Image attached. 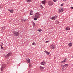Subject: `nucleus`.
Returning a JSON list of instances; mask_svg holds the SVG:
<instances>
[{
  "label": "nucleus",
  "instance_id": "8",
  "mask_svg": "<svg viewBox=\"0 0 73 73\" xmlns=\"http://www.w3.org/2000/svg\"><path fill=\"white\" fill-rule=\"evenodd\" d=\"M68 66V64H65L64 65H63V66L62 67V68H63L64 69H65V68H66ZM66 68H65V69H66Z\"/></svg>",
  "mask_w": 73,
  "mask_h": 73
},
{
  "label": "nucleus",
  "instance_id": "2",
  "mask_svg": "<svg viewBox=\"0 0 73 73\" xmlns=\"http://www.w3.org/2000/svg\"><path fill=\"white\" fill-rule=\"evenodd\" d=\"M13 35L15 36H19V35H20V34L19 33L16 31H14L13 33Z\"/></svg>",
  "mask_w": 73,
  "mask_h": 73
},
{
  "label": "nucleus",
  "instance_id": "1",
  "mask_svg": "<svg viewBox=\"0 0 73 73\" xmlns=\"http://www.w3.org/2000/svg\"><path fill=\"white\" fill-rule=\"evenodd\" d=\"M34 17H36V18H39L40 17V14L38 13H37L35 14L34 15Z\"/></svg>",
  "mask_w": 73,
  "mask_h": 73
},
{
  "label": "nucleus",
  "instance_id": "29",
  "mask_svg": "<svg viewBox=\"0 0 73 73\" xmlns=\"http://www.w3.org/2000/svg\"><path fill=\"white\" fill-rule=\"evenodd\" d=\"M37 19L36 18H35L34 19V20H37Z\"/></svg>",
  "mask_w": 73,
  "mask_h": 73
},
{
  "label": "nucleus",
  "instance_id": "15",
  "mask_svg": "<svg viewBox=\"0 0 73 73\" xmlns=\"http://www.w3.org/2000/svg\"><path fill=\"white\" fill-rule=\"evenodd\" d=\"M45 3H46V1L44 0L42 1V3L43 4H45Z\"/></svg>",
  "mask_w": 73,
  "mask_h": 73
},
{
  "label": "nucleus",
  "instance_id": "35",
  "mask_svg": "<svg viewBox=\"0 0 73 73\" xmlns=\"http://www.w3.org/2000/svg\"><path fill=\"white\" fill-rule=\"evenodd\" d=\"M49 42V41H46V43L47 42Z\"/></svg>",
  "mask_w": 73,
  "mask_h": 73
},
{
  "label": "nucleus",
  "instance_id": "20",
  "mask_svg": "<svg viewBox=\"0 0 73 73\" xmlns=\"http://www.w3.org/2000/svg\"><path fill=\"white\" fill-rule=\"evenodd\" d=\"M13 11H14V10L13 9H11L10 10V12L11 13H13Z\"/></svg>",
  "mask_w": 73,
  "mask_h": 73
},
{
  "label": "nucleus",
  "instance_id": "3",
  "mask_svg": "<svg viewBox=\"0 0 73 73\" xmlns=\"http://www.w3.org/2000/svg\"><path fill=\"white\" fill-rule=\"evenodd\" d=\"M48 5L50 6H52L53 5V2L50 1H49L48 2Z\"/></svg>",
  "mask_w": 73,
  "mask_h": 73
},
{
  "label": "nucleus",
  "instance_id": "31",
  "mask_svg": "<svg viewBox=\"0 0 73 73\" xmlns=\"http://www.w3.org/2000/svg\"><path fill=\"white\" fill-rule=\"evenodd\" d=\"M65 62V61H64V60H63V61H62L61 62L63 63V62Z\"/></svg>",
  "mask_w": 73,
  "mask_h": 73
},
{
  "label": "nucleus",
  "instance_id": "30",
  "mask_svg": "<svg viewBox=\"0 0 73 73\" xmlns=\"http://www.w3.org/2000/svg\"><path fill=\"white\" fill-rule=\"evenodd\" d=\"M40 8H41V9H42L43 8V7H42V5H41L40 6Z\"/></svg>",
  "mask_w": 73,
  "mask_h": 73
},
{
  "label": "nucleus",
  "instance_id": "19",
  "mask_svg": "<svg viewBox=\"0 0 73 73\" xmlns=\"http://www.w3.org/2000/svg\"><path fill=\"white\" fill-rule=\"evenodd\" d=\"M45 62H41V65H45Z\"/></svg>",
  "mask_w": 73,
  "mask_h": 73
},
{
  "label": "nucleus",
  "instance_id": "39",
  "mask_svg": "<svg viewBox=\"0 0 73 73\" xmlns=\"http://www.w3.org/2000/svg\"><path fill=\"white\" fill-rule=\"evenodd\" d=\"M31 73V71H30L29 72H28V73Z\"/></svg>",
  "mask_w": 73,
  "mask_h": 73
},
{
  "label": "nucleus",
  "instance_id": "9",
  "mask_svg": "<svg viewBox=\"0 0 73 73\" xmlns=\"http://www.w3.org/2000/svg\"><path fill=\"white\" fill-rule=\"evenodd\" d=\"M50 48L51 49L54 50L55 49V48H54V46L53 45H52L50 46Z\"/></svg>",
  "mask_w": 73,
  "mask_h": 73
},
{
  "label": "nucleus",
  "instance_id": "14",
  "mask_svg": "<svg viewBox=\"0 0 73 73\" xmlns=\"http://www.w3.org/2000/svg\"><path fill=\"white\" fill-rule=\"evenodd\" d=\"M26 1L27 3H31L32 2V0H27Z\"/></svg>",
  "mask_w": 73,
  "mask_h": 73
},
{
  "label": "nucleus",
  "instance_id": "37",
  "mask_svg": "<svg viewBox=\"0 0 73 73\" xmlns=\"http://www.w3.org/2000/svg\"><path fill=\"white\" fill-rule=\"evenodd\" d=\"M64 61H65V62H66V60L65 59H64Z\"/></svg>",
  "mask_w": 73,
  "mask_h": 73
},
{
  "label": "nucleus",
  "instance_id": "28",
  "mask_svg": "<svg viewBox=\"0 0 73 73\" xmlns=\"http://www.w3.org/2000/svg\"><path fill=\"white\" fill-rule=\"evenodd\" d=\"M64 69H65V68H63V67H62V70H64Z\"/></svg>",
  "mask_w": 73,
  "mask_h": 73
},
{
  "label": "nucleus",
  "instance_id": "26",
  "mask_svg": "<svg viewBox=\"0 0 73 73\" xmlns=\"http://www.w3.org/2000/svg\"><path fill=\"white\" fill-rule=\"evenodd\" d=\"M35 23H33V27H35Z\"/></svg>",
  "mask_w": 73,
  "mask_h": 73
},
{
  "label": "nucleus",
  "instance_id": "24",
  "mask_svg": "<svg viewBox=\"0 0 73 73\" xmlns=\"http://www.w3.org/2000/svg\"><path fill=\"white\" fill-rule=\"evenodd\" d=\"M38 31V32H41L42 30H41V29H39Z\"/></svg>",
  "mask_w": 73,
  "mask_h": 73
},
{
  "label": "nucleus",
  "instance_id": "34",
  "mask_svg": "<svg viewBox=\"0 0 73 73\" xmlns=\"http://www.w3.org/2000/svg\"><path fill=\"white\" fill-rule=\"evenodd\" d=\"M70 8H71V9H73V7H70Z\"/></svg>",
  "mask_w": 73,
  "mask_h": 73
},
{
  "label": "nucleus",
  "instance_id": "32",
  "mask_svg": "<svg viewBox=\"0 0 73 73\" xmlns=\"http://www.w3.org/2000/svg\"><path fill=\"white\" fill-rule=\"evenodd\" d=\"M53 1H54V2H56V1H57V0H53Z\"/></svg>",
  "mask_w": 73,
  "mask_h": 73
},
{
  "label": "nucleus",
  "instance_id": "33",
  "mask_svg": "<svg viewBox=\"0 0 73 73\" xmlns=\"http://www.w3.org/2000/svg\"><path fill=\"white\" fill-rule=\"evenodd\" d=\"M63 5L62 4L61 5V6L62 7H63Z\"/></svg>",
  "mask_w": 73,
  "mask_h": 73
},
{
  "label": "nucleus",
  "instance_id": "27",
  "mask_svg": "<svg viewBox=\"0 0 73 73\" xmlns=\"http://www.w3.org/2000/svg\"><path fill=\"white\" fill-rule=\"evenodd\" d=\"M29 67H31V63H29Z\"/></svg>",
  "mask_w": 73,
  "mask_h": 73
},
{
  "label": "nucleus",
  "instance_id": "18",
  "mask_svg": "<svg viewBox=\"0 0 73 73\" xmlns=\"http://www.w3.org/2000/svg\"><path fill=\"white\" fill-rule=\"evenodd\" d=\"M5 28H6V27L5 26H3L2 27V29L3 30H5Z\"/></svg>",
  "mask_w": 73,
  "mask_h": 73
},
{
  "label": "nucleus",
  "instance_id": "17",
  "mask_svg": "<svg viewBox=\"0 0 73 73\" xmlns=\"http://www.w3.org/2000/svg\"><path fill=\"white\" fill-rule=\"evenodd\" d=\"M40 69H41V70H43V69H44V67L42 66H40Z\"/></svg>",
  "mask_w": 73,
  "mask_h": 73
},
{
  "label": "nucleus",
  "instance_id": "10",
  "mask_svg": "<svg viewBox=\"0 0 73 73\" xmlns=\"http://www.w3.org/2000/svg\"><path fill=\"white\" fill-rule=\"evenodd\" d=\"M44 52H45L47 55H49L50 54V52H47L46 50H45Z\"/></svg>",
  "mask_w": 73,
  "mask_h": 73
},
{
  "label": "nucleus",
  "instance_id": "21",
  "mask_svg": "<svg viewBox=\"0 0 73 73\" xmlns=\"http://www.w3.org/2000/svg\"><path fill=\"white\" fill-rule=\"evenodd\" d=\"M26 20L24 19H21V21L22 22H23V21H25Z\"/></svg>",
  "mask_w": 73,
  "mask_h": 73
},
{
  "label": "nucleus",
  "instance_id": "6",
  "mask_svg": "<svg viewBox=\"0 0 73 73\" xmlns=\"http://www.w3.org/2000/svg\"><path fill=\"white\" fill-rule=\"evenodd\" d=\"M6 66V65L5 64H3L1 66V71H3V69L4 68H5V66Z\"/></svg>",
  "mask_w": 73,
  "mask_h": 73
},
{
  "label": "nucleus",
  "instance_id": "25",
  "mask_svg": "<svg viewBox=\"0 0 73 73\" xmlns=\"http://www.w3.org/2000/svg\"><path fill=\"white\" fill-rule=\"evenodd\" d=\"M1 48V49H3V47L1 45H0Z\"/></svg>",
  "mask_w": 73,
  "mask_h": 73
},
{
  "label": "nucleus",
  "instance_id": "7",
  "mask_svg": "<svg viewBox=\"0 0 73 73\" xmlns=\"http://www.w3.org/2000/svg\"><path fill=\"white\" fill-rule=\"evenodd\" d=\"M57 19V16L55 15L54 17H52L51 18V19L52 20H55L56 19Z\"/></svg>",
  "mask_w": 73,
  "mask_h": 73
},
{
  "label": "nucleus",
  "instance_id": "23",
  "mask_svg": "<svg viewBox=\"0 0 73 73\" xmlns=\"http://www.w3.org/2000/svg\"><path fill=\"white\" fill-rule=\"evenodd\" d=\"M32 44L33 45H36V43L35 42H33L32 43Z\"/></svg>",
  "mask_w": 73,
  "mask_h": 73
},
{
  "label": "nucleus",
  "instance_id": "36",
  "mask_svg": "<svg viewBox=\"0 0 73 73\" xmlns=\"http://www.w3.org/2000/svg\"><path fill=\"white\" fill-rule=\"evenodd\" d=\"M8 11H11V10H10V9H9L8 10Z\"/></svg>",
  "mask_w": 73,
  "mask_h": 73
},
{
  "label": "nucleus",
  "instance_id": "38",
  "mask_svg": "<svg viewBox=\"0 0 73 73\" xmlns=\"http://www.w3.org/2000/svg\"><path fill=\"white\" fill-rule=\"evenodd\" d=\"M66 0H63V1H66Z\"/></svg>",
  "mask_w": 73,
  "mask_h": 73
},
{
  "label": "nucleus",
  "instance_id": "22",
  "mask_svg": "<svg viewBox=\"0 0 73 73\" xmlns=\"http://www.w3.org/2000/svg\"><path fill=\"white\" fill-rule=\"evenodd\" d=\"M55 23H56V24H58L59 23V22H58V21H56L55 22Z\"/></svg>",
  "mask_w": 73,
  "mask_h": 73
},
{
  "label": "nucleus",
  "instance_id": "12",
  "mask_svg": "<svg viewBox=\"0 0 73 73\" xmlns=\"http://www.w3.org/2000/svg\"><path fill=\"white\" fill-rule=\"evenodd\" d=\"M26 61L28 63H30V59L29 58H27L26 60Z\"/></svg>",
  "mask_w": 73,
  "mask_h": 73
},
{
  "label": "nucleus",
  "instance_id": "11",
  "mask_svg": "<svg viewBox=\"0 0 73 73\" xmlns=\"http://www.w3.org/2000/svg\"><path fill=\"white\" fill-rule=\"evenodd\" d=\"M72 45L73 43H70L68 44V45L69 47H70V46H72Z\"/></svg>",
  "mask_w": 73,
  "mask_h": 73
},
{
  "label": "nucleus",
  "instance_id": "16",
  "mask_svg": "<svg viewBox=\"0 0 73 73\" xmlns=\"http://www.w3.org/2000/svg\"><path fill=\"white\" fill-rule=\"evenodd\" d=\"M33 13V11H32V10H31L30 12V15H33V14H32Z\"/></svg>",
  "mask_w": 73,
  "mask_h": 73
},
{
  "label": "nucleus",
  "instance_id": "40",
  "mask_svg": "<svg viewBox=\"0 0 73 73\" xmlns=\"http://www.w3.org/2000/svg\"><path fill=\"white\" fill-rule=\"evenodd\" d=\"M72 58H73V56H72Z\"/></svg>",
  "mask_w": 73,
  "mask_h": 73
},
{
  "label": "nucleus",
  "instance_id": "5",
  "mask_svg": "<svg viewBox=\"0 0 73 73\" xmlns=\"http://www.w3.org/2000/svg\"><path fill=\"white\" fill-rule=\"evenodd\" d=\"M11 55H12V53H11V52H9L6 55L5 57L6 58H8V57H10V56H11Z\"/></svg>",
  "mask_w": 73,
  "mask_h": 73
},
{
  "label": "nucleus",
  "instance_id": "13",
  "mask_svg": "<svg viewBox=\"0 0 73 73\" xmlns=\"http://www.w3.org/2000/svg\"><path fill=\"white\" fill-rule=\"evenodd\" d=\"M70 28H69V27H67L66 28V31H69V30H70Z\"/></svg>",
  "mask_w": 73,
  "mask_h": 73
},
{
  "label": "nucleus",
  "instance_id": "4",
  "mask_svg": "<svg viewBox=\"0 0 73 73\" xmlns=\"http://www.w3.org/2000/svg\"><path fill=\"white\" fill-rule=\"evenodd\" d=\"M58 11L59 13H62L64 11V9L62 8H60V9H58Z\"/></svg>",
  "mask_w": 73,
  "mask_h": 73
}]
</instances>
